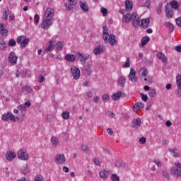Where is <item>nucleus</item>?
Segmentation results:
<instances>
[{
  "mask_svg": "<svg viewBox=\"0 0 181 181\" xmlns=\"http://www.w3.org/2000/svg\"><path fill=\"white\" fill-rule=\"evenodd\" d=\"M103 39L105 43H110L111 46H115L117 45V40H115V35L111 34H108V28H107V26L103 27Z\"/></svg>",
  "mask_w": 181,
  "mask_h": 181,
  "instance_id": "1",
  "label": "nucleus"
},
{
  "mask_svg": "<svg viewBox=\"0 0 181 181\" xmlns=\"http://www.w3.org/2000/svg\"><path fill=\"white\" fill-rule=\"evenodd\" d=\"M17 43L21 45V49H25L29 43V38L26 37L25 35L19 36L17 38Z\"/></svg>",
  "mask_w": 181,
  "mask_h": 181,
  "instance_id": "2",
  "label": "nucleus"
},
{
  "mask_svg": "<svg viewBox=\"0 0 181 181\" xmlns=\"http://www.w3.org/2000/svg\"><path fill=\"white\" fill-rule=\"evenodd\" d=\"M17 156L21 160H29V155L25 148H21L17 153Z\"/></svg>",
  "mask_w": 181,
  "mask_h": 181,
  "instance_id": "3",
  "label": "nucleus"
},
{
  "mask_svg": "<svg viewBox=\"0 0 181 181\" xmlns=\"http://www.w3.org/2000/svg\"><path fill=\"white\" fill-rule=\"evenodd\" d=\"M54 162L57 165H64L66 163V156L63 153H57L54 157Z\"/></svg>",
  "mask_w": 181,
  "mask_h": 181,
  "instance_id": "4",
  "label": "nucleus"
},
{
  "mask_svg": "<svg viewBox=\"0 0 181 181\" xmlns=\"http://www.w3.org/2000/svg\"><path fill=\"white\" fill-rule=\"evenodd\" d=\"M171 173L173 176H181V164L175 163L174 167L171 168Z\"/></svg>",
  "mask_w": 181,
  "mask_h": 181,
  "instance_id": "5",
  "label": "nucleus"
},
{
  "mask_svg": "<svg viewBox=\"0 0 181 181\" xmlns=\"http://www.w3.org/2000/svg\"><path fill=\"white\" fill-rule=\"evenodd\" d=\"M53 16H54V9L48 8L44 13L43 18L53 21Z\"/></svg>",
  "mask_w": 181,
  "mask_h": 181,
  "instance_id": "6",
  "label": "nucleus"
},
{
  "mask_svg": "<svg viewBox=\"0 0 181 181\" xmlns=\"http://www.w3.org/2000/svg\"><path fill=\"white\" fill-rule=\"evenodd\" d=\"M128 78L132 83H136L138 81V76H136V71L134 68L130 69V72L128 75Z\"/></svg>",
  "mask_w": 181,
  "mask_h": 181,
  "instance_id": "7",
  "label": "nucleus"
},
{
  "mask_svg": "<svg viewBox=\"0 0 181 181\" xmlns=\"http://www.w3.org/2000/svg\"><path fill=\"white\" fill-rule=\"evenodd\" d=\"M71 74L74 80H78V78H80V76H81L80 69L77 68L76 66H72L71 68Z\"/></svg>",
  "mask_w": 181,
  "mask_h": 181,
  "instance_id": "8",
  "label": "nucleus"
},
{
  "mask_svg": "<svg viewBox=\"0 0 181 181\" xmlns=\"http://www.w3.org/2000/svg\"><path fill=\"white\" fill-rule=\"evenodd\" d=\"M53 25V20H49L47 18H43V21L41 23V28L45 29V30H47L50 26Z\"/></svg>",
  "mask_w": 181,
  "mask_h": 181,
  "instance_id": "9",
  "label": "nucleus"
},
{
  "mask_svg": "<svg viewBox=\"0 0 181 181\" xmlns=\"http://www.w3.org/2000/svg\"><path fill=\"white\" fill-rule=\"evenodd\" d=\"M1 119L3 121H13L16 122V118H15V115L12 114L11 112H8L6 114H4L1 116Z\"/></svg>",
  "mask_w": 181,
  "mask_h": 181,
  "instance_id": "10",
  "label": "nucleus"
},
{
  "mask_svg": "<svg viewBox=\"0 0 181 181\" xmlns=\"http://www.w3.org/2000/svg\"><path fill=\"white\" fill-rule=\"evenodd\" d=\"M105 52V46L103 45L100 44L99 45L96 46L93 51V53L95 56H98V54H101Z\"/></svg>",
  "mask_w": 181,
  "mask_h": 181,
  "instance_id": "11",
  "label": "nucleus"
},
{
  "mask_svg": "<svg viewBox=\"0 0 181 181\" xmlns=\"http://www.w3.org/2000/svg\"><path fill=\"white\" fill-rule=\"evenodd\" d=\"M77 4H78V0H68V2L65 4L66 10L71 11V9H74Z\"/></svg>",
  "mask_w": 181,
  "mask_h": 181,
  "instance_id": "12",
  "label": "nucleus"
},
{
  "mask_svg": "<svg viewBox=\"0 0 181 181\" xmlns=\"http://www.w3.org/2000/svg\"><path fill=\"white\" fill-rule=\"evenodd\" d=\"M132 23H133V26L134 28H138V26H141V21L139 18V16L136 13H134L132 14Z\"/></svg>",
  "mask_w": 181,
  "mask_h": 181,
  "instance_id": "13",
  "label": "nucleus"
},
{
  "mask_svg": "<svg viewBox=\"0 0 181 181\" xmlns=\"http://www.w3.org/2000/svg\"><path fill=\"white\" fill-rule=\"evenodd\" d=\"M56 39L57 37H54L52 40L49 41V45L45 49V52H53L54 50V45H56Z\"/></svg>",
  "mask_w": 181,
  "mask_h": 181,
  "instance_id": "14",
  "label": "nucleus"
},
{
  "mask_svg": "<svg viewBox=\"0 0 181 181\" xmlns=\"http://www.w3.org/2000/svg\"><path fill=\"white\" fill-rule=\"evenodd\" d=\"M16 153L12 151H8L6 153V160H8V162H12L15 158H16Z\"/></svg>",
  "mask_w": 181,
  "mask_h": 181,
  "instance_id": "15",
  "label": "nucleus"
},
{
  "mask_svg": "<svg viewBox=\"0 0 181 181\" xmlns=\"http://www.w3.org/2000/svg\"><path fill=\"white\" fill-rule=\"evenodd\" d=\"M83 71L87 76H91V74H93V65L91 64H87L83 67Z\"/></svg>",
  "mask_w": 181,
  "mask_h": 181,
  "instance_id": "16",
  "label": "nucleus"
},
{
  "mask_svg": "<svg viewBox=\"0 0 181 181\" xmlns=\"http://www.w3.org/2000/svg\"><path fill=\"white\" fill-rule=\"evenodd\" d=\"M127 83V78L124 76L120 75L117 79V85L119 87H125V84Z\"/></svg>",
  "mask_w": 181,
  "mask_h": 181,
  "instance_id": "17",
  "label": "nucleus"
},
{
  "mask_svg": "<svg viewBox=\"0 0 181 181\" xmlns=\"http://www.w3.org/2000/svg\"><path fill=\"white\" fill-rule=\"evenodd\" d=\"M8 60L11 64H16L18 62V56L15 52H11L8 57Z\"/></svg>",
  "mask_w": 181,
  "mask_h": 181,
  "instance_id": "18",
  "label": "nucleus"
},
{
  "mask_svg": "<svg viewBox=\"0 0 181 181\" xmlns=\"http://www.w3.org/2000/svg\"><path fill=\"white\" fill-rule=\"evenodd\" d=\"M78 4L83 12H88V11H90V7H88V4H87V2L81 1Z\"/></svg>",
  "mask_w": 181,
  "mask_h": 181,
  "instance_id": "19",
  "label": "nucleus"
},
{
  "mask_svg": "<svg viewBox=\"0 0 181 181\" xmlns=\"http://www.w3.org/2000/svg\"><path fill=\"white\" fill-rule=\"evenodd\" d=\"M157 57L158 59H159V60L162 61L163 64H164V66H166V64H168V58H166V56H165L163 53L158 52Z\"/></svg>",
  "mask_w": 181,
  "mask_h": 181,
  "instance_id": "20",
  "label": "nucleus"
},
{
  "mask_svg": "<svg viewBox=\"0 0 181 181\" xmlns=\"http://www.w3.org/2000/svg\"><path fill=\"white\" fill-rule=\"evenodd\" d=\"M78 55L81 57L80 62H81V64H86V62H87V60H88L90 59V54H80L79 53Z\"/></svg>",
  "mask_w": 181,
  "mask_h": 181,
  "instance_id": "21",
  "label": "nucleus"
},
{
  "mask_svg": "<svg viewBox=\"0 0 181 181\" xmlns=\"http://www.w3.org/2000/svg\"><path fill=\"white\" fill-rule=\"evenodd\" d=\"M151 22V19L149 18H144L141 21L140 26L141 28H144V29H146L149 26V23Z\"/></svg>",
  "mask_w": 181,
  "mask_h": 181,
  "instance_id": "22",
  "label": "nucleus"
},
{
  "mask_svg": "<svg viewBox=\"0 0 181 181\" xmlns=\"http://www.w3.org/2000/svg\"><path fill=\"white\" fill-rule=\"evenodd\" d=\"M141 118H136L132 120V128L138 129L139 127H141Z\"/></svg>",
  "mask_w": 181,
  "mask_h": 181,
  "instance_id": "23",
  "label": "nucleus"
},
{
  "mask_svg": "<svg viewBox=\"0 0 181 181\" xmlns=\"http://www.w3.org/2000/svg\"><path fill=\"white\" fill-rule=\"evenodd\" d=\"M139 76L141 78L146 77L148 76V69L141 67L139 71Z\"/></svg>",
  "mask_w": 181,
  "mask_h": 181,
  "instance_id": "24",
  "label": "nucleus"
},
{
  "mask_svg": "<svg viewBox=\"0 0 181 181\" xmlns=\"http://www.w3.org/2000/svg\"><path fill=\"white\" fill-rule=\"evenodd\" d=\"M50 141H51L52 148H57V145L60 144L59 139L56 136H53L51 138Z\"/></svg>",
  "mask_w": 181,
  "mask_h": 181,
  "instance_id": "25",
  "label": "nucleus"
},
{
  "mask_svg": "<svg viewBox=\"0 0 181 181\" xmlns=\"http://www.w3.org/2000/svg\"><path fill=\"white\" fill-rule=\"evenodd\" d=\"M144 105L142 103H136L134 105L133 111H134V112H136V111H139V110H144Z\"/></svg>",
  "mask_w": 181,
  "mask_h": 181,
  "instance_id": "26",
  "label": "nucleus"
},
{
  "mask_svg": "<svg viewBox=\"0 0 181 181\" xmlns=\"http://www.w3.org/2000/svg\"><path fill=\"white\" fill-rule=\"evenodd\" d=\"M0 33L3 36L8 35V30L6 29V26L5 25V24H0Z\"/></svg>",
  "mask_w": 181,
  "mask_h": 181,
  "instance_id": "27",
  "label": "nucleus"
},
{
  "mask_svg": "<svg viewBox=\"0 0 181 181\" xmlns=\"http://www.w3.org/2000/svg\"><path fill=\"white\" fill-rule=\"evenodd\" d=\"M122 96V92L117 91V93H113L111 97L113 101H118V100H119Z\"/></svg>",
  "mask_w": 181,
  "mask_h": 181,
  "instance_id": "28",
  "label": "nucleus"
},
{
  "mask_svg": "<svg viewBox=\"0 0 181 181\" xmlns=\"http://www.w3.org/2000/svg\"><path fill=\"white\" fill-rule=\"evenodd\" d=\"M165 14L167 18H171L173 15V9L172 8H169V5L165 6Z\"/></svg>",
  "mask_w": 181,
  "mask_h": 181,
  "instance_id": "29",
  "label": "nucleus"
},
{
  "mask_svg": "<svg viewBox=\"0 0 181 181\" xmlns=\"http://www.w3.org/2000/svg\"><path fill=\"white\" fill-rule=\"evenodd\" d=\"M65 59L67 60V62H70L71 63H73L76 62V57L74 54H67L65 55Z\"/></svg>",
  "mask_w": 181,
  "mask_h": 181,
  "instance_id": "30",
  "label": "nucleus"
},
{
  "mask_svg": "<svg viewBox=\"0 0 181 181\" xmlns=\"http://www.w3.org/2000/svg\"><path fill=\"white\" fill-rule=\"evenodd\" d=\"M125 6H126V11L129 12L132 8H134V4H132V1L127 0L125 1Z\"/></svg>",
  "mask_w": 181,
  "mask_h": 181,
  "instance_id": "31",
  "label": "nucleus"
},
{
  "mask_svg": "<svg viewBox=\"0 0 181 181\" xmlns=\"http://www.w3.org/2000/svg\"><path fill=\"white\" fill-rule=\"evenodd\" d=\"M131 21H132V15H131L130 13H127L126 15L123 16V22H126L127 23H128V22H130Z\"/></svg>",
  "mask_w": 181,
  "mask_h": 181,
  "instance_id": "32",
  "label": "nucleus"
},
{
  "mask_svg": "<svg viewBox=\"0 0 181 181\" xmlns=\"http://www.w3.org/2000/svg\"><path fill=\"white\" fill-rule=\"evenodd\" d=\"M169 152L173 154V156H174V158H179V153L177 152V148H170Z\"/></svg>",
  "mask_w": 181,
  "mask_h": 181,
  "instance_id": "33",
  "label": "nucleus"
},
{
  "mask_svg": "<svg viewBox=\"0 0 181 181\" xmlns=\"http://www.w3.org/2000/svg\"><path fill=\"white\" fill-rule=\"evenodd\" d=\"M101 179H107L108 177V171L103 170L99 173Z\"/></svg>",
  "mask_w": 181,
  "mask_h": 181,
  "instance_id": "34",
  "label": "nucleus"
},
{
  "mask_svg": "<svg viewBox=\"0 0 181 181\" xmlns=\"http://www.w3.org/2000/svg\"><path fill=\"white\" fill-rule=\"evenodd\" d=\"M64 46V45L63 44V42L59 41V42H57V44H56V49H57V50H58L59 52H62V50H63Z\"/></svg>",
  "mask_w": 181,
  "mask_h": 181,
  "instance_id": "35",
  "label": "nucleus"
},
{
  "mask_svg": "<svg viewBox=\"0 0 181 181\" xmlns=\"http://www.w3.org/2000/svg\"><path fill=\"white\" fill-rule=\"evenodd\" d=\"M165 25L166 26V28H168L170 30V32H173V30H175V27L173 26V24H172L170 22H166L165 23Z\"/></svg>",
  "mask_w": 181,
  "mask_h": 181,
  "instance_id": "36",
  "label": "nucleus"
},
{
  "mask_svg": "<svg viewBox=\"0 0 181 181\" xmlns=\"http://www.w3.org/2000/svg\"><path fill=\"white\" fill-rule=\"evenodd\" d=\"M176 81H177V88L178 90H180V91H181V75L177 76Z\"/></svg>",
  "mask_w": 181,
  "mask_h": 181,
  "instance_id": "37",
  "label": "nucleus"
},
{
  "mask_svg": "<svg viewBox=\"0 0 181 181\" xmlns=\"http://www.w3.org/2000/svg\"><path fill=\"white\" fill-rule=\"evenodd\" d=\"M9 15V9L8 8H6L3 11V18L6 21L8 19V16Z\"/></svg>",
  "mask_w": 181,
  "mask_h": 181,
  "instance_id": "38",
  "label": "nucleus"
},
{
  "mask_svg": "<svg viewBox=\"0 0 181 181\" xmlns=\"http://www.w3.org/2000/svg\"><path fill=\"white\" fill-rule=\"evenodd\" d=\"M0 49L3 51L6 50V42L4 40L0 41Z\"/></svg>",
  "mask_w": 181,
  "mask_h": 181,
  "instance_id": "39",
  "label": "nucleus"
},
{
  "mask_svg": "<svg viewBox=\"0 0 181 181\" xmlns=\"http://www.w3.org/2000/svg\"><path fill=\"white\" fill-rule=\"evenodd\" d=\"M62 117L63 119H69V118H70V112L67 111H64L62 112Z\"/></svg>",
  "mask_w": 181,
  "mask_h": 181,
  "instance_id": "40",
  "label": "nucleus"
},
{
  "mask_svg": "<svg viewBox=\"0 0 181 181\" xmlns=\"http://www.w3.org/2000/svg\"><path fill=\"white\" fill-rule=\"evenodd\" d=\"M148 42H149L148 37H144L141 40V45L145 46L148 45Z\"/></svg>",
  "mask_w": 181,
  "mask_h": 181,
  "instance_id": "41",
  "label": "nucleus"
},
{
  "mask_svg": "<svg viewBox=\"0 0 181 181\" xmlns=\"http://www.w3.org/2000/svg\"><path fill=\"white\" fill-rule=\"evenodd\" d=\"M21 171L23 172V173L24 175H26V173H28V172H29V167L28 166V164H25L22 168H21Z\"/></svg>",
  "mask_w": 181,
  "mask_h": 181,
  "instance_id": "42",
  "label": "nucleus"
},
{
  "mask_svg": "<svg viewBox=\"0 0 181 181\" xmlns=\"http://www.w3.org/2000/svg\"><path fill=\"white\" fill-rule=\"evenodd\" d=\"M170 6L173 9H177L179 8V3L176 1H173L170 3Z\"/></svg>",
  "mask_w": 181,
  "mask_h": 181,
  "instance_id": "43",
  "label": "nucleus"
},
{
  "mask_svg": "<svg viewBox=\"0 0 181 181\" xmlns=\"http://www.w3.org/2000/svg\"><path fill=\"white\" fill-rule=\"evenodd\" d=\"M148 95L151 98H153V97H155V95H156V89L150 90L149 92H148Z\"/></svg>",
  "mask_w": 181,
  "mask_h": 181,
  "instance_id": "44",
  "label": "nucleus"
},
{
  "mask_svg": "<svg viewBox=\"0 0 181 181\" xmlns=\"http://www.w3.org/2000/svg\"><path fill=\"white\" fill-rule=\"evenodd\" d=\"M102 100H103V101H104V103H107V101L110 100V95H108L107 94H103L102 95Z\"/></svg>",
  "mask_w": 181,
  "mask_h": 181,
  "instance_id": "45",
  "label": "nucleus"
},
{
  "mask_svg": "<svg viewBox=\"0 0 181 181\" xmlns=\"http://www.w3.org/2000/svg\"><path fill=\"white\" fill-rule=\"evenodd\" d=\"M39 21H40V16L38 14H35L34 16V23L35 25L39 23Z\"/></svg>",
  "mask_w": 181,
  "mask_h": 181,
  "instance_id": "46",
  "label": "nucleus"
},
{
  "mask_svg": "<svg viewBox=\"0 0 181 181\" xmlns=\"http://www.w3.org/2000/svg\"><path fill=\"white\" fill-rule=\"evenodd\" d=\"M153 163H156L158 168L162 166V162L158 158L154 159Z\"/></svg>",
  "mask_w": 181,
  "mask_h": 181,
  "instance_id": "47",
  "label": "nucleus"
},
{
  "mask_svg": "<svg viewBox=\"0 0 181 181\" xmlns=\"http://www.w3.org/2000/svg\"><path fill=\"white\" fill-rule=\"evenodd\" d=\"M123 67H124V68L131 67V62H129V57L127 58L125 64L123 65Z\"/></svg>",
  "mask_w": 181,
  "mask_h": 181,
  "instance_id": "48",
  "label": "nucleus"
},
{
  "mask_svg": "<svg viewBox=\"0 0 181 181\" xmlns=\"http://www.w3.org/2000/svg\"><path fill=\"white\" fill-rule=\"evenodd\" d=\"M111 180L112 181H119V177L117 175V174H113L111 176Z\"/></svg>",
  "mask_w": 181,
  "mask_h": 181,
  "instance_id": "49",
  "label": "nucleus"
},
{
  "mask_svg": "<svg viewBox=\"0 0 181 181\" xmlns=\"http://www.w3.org/2000/svg\"><path fill=\"white\" fill-rule=\"evenodd\" d=\"M8 45H10L11 47H13V46H16V41L13 39H11L8 41Z\"/></svg>",
  "mask_w": 181,
  "mask_h": 181,
  "instance_id": "50",
  "label": "nucleus"
},
{
  "mask_svg": "<svg viewBox=\"0 0 181 181\" xmlns=\"http://www.w3.org/2000/svg\"><path fill=\"white\" fill-rule=\"evenodd\" d=\"M100 12L103 13V16H107V14L108 13V11L104 7L100 8Z\"/></svg>",
  "mask_w": 181,
  "mask_h": 181,
  "instance_id": "51",
  "label": "nucleus"
},
{
  "mask_svg": "<svg viewBox=\"0 0 181 181\" xmlns=\"http://www.w3.org/2000/svg\"><path fill=\"white\" fill-rule=\"evenodd\" d=\"M18 108L20 111H21V112H25V111H26V106L24 105H19Z\"/></svg>",
  "mask_w": 181,
  "mask_h": 181,
  "instance_id": "52",
  "label": "nucleus"
},
{
  "mask_svg": "<svg viewBox=\"0 0 181 181\" xmlns=\"http://www.w3.org/2000/svg\"><path fill=\"white\" fill-rule=\"evenodd\" d=\"M93 162H94L95 165H96L97 166L101 165V161H100V159H98V158H95L93 159Z\"/></svg>",
  "mask_w": 181,
  "mask_h": 181,
  "instance_id": "53",
  "label": "nucleus"
},
{
  "mask_svg": "<svg viewBox=\"0 0 181 181\" xmlns=\"http://www.w3.org/2000/svg\"><path fill=\"white\" fill-rule=\"evenodd\" d=\"M35 181H45V180L43 179V176L37 175L35 178Z\"/></svg>",
  "mask_w": 181,
  "mask_h": 181,
  "instance_id": "54",
  "label": "nucleus"
},
{
  "mask_svg": "<svg viewBox=\"0 0 181 181\" xmlns=\"http://www.w3.org/2000/svg\"><path fill=\"white\" fill-rule=\"evenodd\" d=\"M24 91H26V94H29V93H32L33 90L30 86H25L24 88Z\"/></svg>",
  "mask_w": 181,
  "mask_h": 181,
  "instance_id": "55",
  "label": "nucleus"
},
{
  "mask_svg": "<svg viewBox=\"0 0 181 181\" xmlns=\"http://www.w3.org/2000/svg\"><path fill=\"white\" fill-rule=\"evenodd\" d=\"M141 100H143V101H144L145 103H146L148 101V95H146L144 93H141Z\"/></svg>",
  "mask_w": 181,
  "mask_h": 181,
  "instance_id": "56",
  "label": "nucleus"
},
{
  "mask_svg": "<svg viewBox=\"0 0 181 181\" xmlns=\"http://www.w3.org/2000/svg\"><path fill=\"white\" fill-rule=\"evenodd\" d=\"M107 132L110 136H112V135H114V130H112L111 128L107 129Z\"/></svg>",
  "mask_w": 181,
  "mask_h": 181,
  "instance_id": "57",
  "label": "nucleus"
},
{
  "mask_svg": "<svg viewBox=\"0 0 181 181\" xmlns=\"http://www.w3.org/2000/svg\"><path fill=\"white\" fill-rule=\"evenodd\" d=\"M144 6L146 8H151V0H146Z\"/></svg>",
  "mask_w": 181,
  "mask_h": 181,
  "instance_id": "58",
  "label": "nucleus"
},
{
  "mask_svg": "<svg viewBox=\"0 0 181 181\" xmlns=\"http://www.w3.org/2000/svg\"><path fill=\"white\" fill-rule=\"evenodd\" d=\"M139 143L141 145H144V144H146V139L145 137H141L139 139Z\"/></svg>",
  "mask_w": 181,
  "mask_h": 181,
  "instance_id": "59",
  "label": "nucleus"
},
{
  "mask_svg": "<svg viewBox=\"0 0 181 181\" xmlns=\"http://www.w3.org/2000/svg\"><path fill=\"white\" fill-rule=\"evenodd\" d=\"M81 149L83 151V152L88 153V147L84 144L81 146Z\"/></svg>",
  "mask_w": 181,
  "mask_h": 181,
  "instance_id": "60",
  "label": "nucleus"
},
{
  "mask_svg": "<svg viewBox=\"0 0 181 181\" xmlns=\"http://www.w3.org/2000/svg\"><path fill=\"white\" fill-rule=\"evenodd\" d=\"M147 80H148V83H153V76H148Z\"/></svg>",
  "mask_w": 181,
  "mask_h": 181,
  "instance_id": "61",
  "label": "nucleus"
},
{
  "mask_svg": "<svg viewBox=\"0 0 181 181\" xmlns=\"http://www.w3.org/2000/svg\"><path fill=\"white\" fill-rule=\"evenodd\" d=\"M86 95L88 98H91V97H93V95H94V94L93 93L92 91H88L86 93Z\"/></svg>",
  "mask_w": 181,
  "mask_h": 181,
  "instance_id": "62",
  "label": "nucleus"
},
{
  "mask_svg": "<svg viewBox=\"0 0 181 181\" xmlns=\"http://www.w3.org/2000/svg\"><path fill=\"white\" fill-rule=\"evenodd\" d=\"M122 163V161L119 160L115 162V166H117V168H120Z\"/></svg>",
  "mask_w": 181,
  "mask_h": 181,
  "instance_id": "63",
  "label": "nucleus"
},
{
  "mask_svg": "<svg viewBox=\"0 0 181 181\" xmlns=\"http://www.w3.org/2000/svg\"><path fill=\"white\" fill-rule=\"evenodd\" d=\"M47 119L48 121H52V119H54V117H53L52 115H49L47 116Z\"/></svg>",
  "mask_w": 181,
  "mask_h": 181,
  "instance_id": "64",
  "label": "nucleus"
}]
</instances>
